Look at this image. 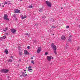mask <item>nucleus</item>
<instances>
[{"label":"nucleus","mask_w":80,"mask_h":80,"mask_svg":"<svg viewBox=\"0 0 80 80\" xmlns=\"http://www.w3.org/2000/svg\"><path fill=\"white\" fill-rule=\"evenodd\" d=\"M51 47L54 50V53H55V55H57V47H56V46L55 45L54 43H52V44Z\"/></svg>","instance_id":"1"},{"label":"nucleus","mask_w":80,"mask_h":80,"mask_svg":"<svg viewBox=\"0 0 80 80\" xmlns=\"http://www.w3.org/2000/svg\"><path fill=\"white\" fill-rule=\"evenodd\" d=\"M8 70L7 69H3L1 70V72H2V73H7L8 72Z\"/></svg>","instance_id":"2"},{"label":"nucleus","mask_w":80,"mask_h":80,"mask_svg":"<svg viewBox=\"0 0 80 80\" xmlns=\"http://www.w3.org/2000/svg\"><path fill=\"white\" fill-rule=\"evenodd\" d=\"M46 3L49 7H52V3L48 1H46Z\"/></svg>","instance_id":"3"},{"label":"nucleus","mask_w":80,"mask_h":80,"mask_svg":"<svg viewBox=\"0 0 80 80\" xmlns=\"http://www.w3.org/2000/svg\"><path fill=\"white\" fill-rule=\"evenodd\" d=\"M4 19L6 20H9V19L8 18V15L7 14H5L4 15Z\"/></svg>","instance_id":"4"},{"label":"nucleus","mask_w":80,"mask_h":80,"mask_svg":"<svg viewBox=\"0 0 80 80\" xmlns=\"http://www.w3.org/2000/svg\"><path fill=\"white\" fill-rule=\"evenodd\" d=\"M52 59H53V57L51 56H48L47 57V59L48 61H51L52 60Z\"/></svg>","instance_id":"5"},{"label":"nucleus","mask_w":80,"mask_h":80,"mask_svg":"<svg viewBox=\"0 0 80 80\" xmlns=\"http://www.w3.org/2000/svg\"><path fill=\"white\" fill-rule=\"evenodd\" d=\"M20 11L18 10V9H15L14 10V13H20Z\"/></svg>","instance_id":"6"},{"label":"nucleus","mask_w":80,"mask_h":80,"mask_svg":"<svg viewBox=\"0 0 80 80\" xmlns=\"http://www.w3.org/2000/svg\"><path fill=\"white\" fill-rule=\"evenodd\" d=\"M11 32L12 33H15L17 32L16 30L13 29H12L11 30Z\"/></svg>","instance_id":"7"},{"label":"nucleus","mask_w":80,"mask_h":80,"mask_svg":"<svg viewBox=\"0 0 80 80\" xmlns=\"http://www.w3.org/2000/svg\"><path fill=\"white\" fill-rule=\"evenodd\" d=\"M41 51V47H38L37 50V53H40Z\"/></svg>","instance_id":"8"},{"label":"nucleus","mask_w":80,"mask_h":80,"mask_svg":"<svg viewBox=\"0 0 80 80\" xmlns=\"http://www.w3.org/2000/svg\"><path fill=\"white\" fill-rule=\"evenodd\" d=\"M24 54L25 55H27L28 54V51H27V50H24Z\"/></svg>","instance_id":"9"},{"label":"nucleus","mask_w":80,"mask_h":80,"mask_svg":"<svg viewBox=\"0 0 80 80\" xmlns=\"http://www.w3.org/2000/svg\"><path fill=\"white\" fill-rule=\"evenodd\" d=\"M2 30H3V31L4 32H7V30H8V27H6L5 28V30H4V28H3Z\"/></svg>","instance_id":"10"},{"label":"nucleus","mask_w":80,"mask_h":80,"mask_svg":"<svg viewBox=\"0 0 80 80\" xmlns=\"http://www.w3.org/2000/svg\"><path fill=\"white\" fill-rule=\"evenodd\" d=\"M4 52L6 54H8V51L7 49H6Z\"/></svg>","instance_id":"11"},{"label":"nucleus","mask_w":80,"mask_h":80,"mask_svg":"<svg viewBox=\"0 0 80 80\" xmlns=\"http://www.w3.org/2000/svg\"><path fill=\"white\" fill-rule=\"evenodd\" d=\"M61 39L62 40H65V38L63 36H62L61 37Z\"/></svg>","instance_id":"12"},{"label":"nucleus","mask_w":80,"mask_h":80,"mask_svg":"<svg viewBox=\"0 0 80 80\" xmlns=\"http://www.w3.org/2000/svg\"><path fill=\"white\" fill-rule=\"evenodd\" d=\"M22 74L23 77H25V73H24V72H22Z\"/></svg>","instance_id":"13"},{"label":"nucleus","mask_w":80,"mask_h":80,"mask_svg":"<svg viewBox=\"0 0 80 80\" xmlns=\"http://www.w3.org/2000/svg\"><path fill=\"white\" fill-rule=\"evenodd\" d=\"M12 62V60L11 59H10L8 60V62Z\"/></svg>","instance_id":"14"},{"label":"nucleus","mask_w":80,"mask_h":80,"mask_svg":"<svg viewBox=\"0 0 80 80\" xmlns=\"http://www.w3.org/2000/svg\"><path fill=\"white\" fill-rule=\"evenodd\" d=\"M24 35H26V36H29V34L27 33H25Z\"/></svg>","instance_id":"15"},{"label":"nucleus","mask_w":80,"mask_h":80,"mask_svg":"<svg viewBox=\"0 0 80 80\" xmlns=\"http://www.w3.org/2000/svg\"><path fill=\"white\" fill-rule=\"evenodd\" d=\"M45 18H46V17H45V16H43L42 17V20H45Z\"/></svg>","instance_id":"16"},{"label":"nucleus","mask_w":80,"mask_h":80,"mask_svg":"<svg viewBox=\"0 0 80 80\" xmlns=\"http://www.w3.org/2000/svg\"><path fill=\"white\" fill-rule=\"evenodd\" d=\"M19 54L21 56V55H22L23 54L22 53V52H20V51H19Z\"/></svg>","instance_id":"17"},{"label":"nucleus","mask_w":80,"mask_h":80,"mask_svg":"<svg viewBox=\"0 0 80 80\" xmlns=\"http://www.w3.org/2000/svg\"><path fill=\"white\" fill-rule=\"evenodd\" d=\"M28 70L29 72H31L32 71V69L28 68ZM31 70H32V71Z\"/></svg>","instance_id":"18"},{"label":"nucleus","mask_w":80,"mask_h":80,"mask_svg":"<svg viewBox=\"0 0 80 80\" xmlns=\"http://www.w3.org/2000/svg\"><path fill=\"white\" fill-rule=\"evenodd\" d=\"M6 38V36H4L2 38V39H5Z\"/></svg>","instance_id":"19"},{"label":"nucleus","mask_w":80,"mask_h":80,"mask_svg":"<svg viewBox=\"0 0 80 80\" xmlns=\"http://www.w3.org/2000/svg\"><path fill=\"white\" fill-rule=\"evenodd\" d=\"M22 19H24V18H26V16H22Z\"/></svg>","instance_id":"20"},{"label":"nucleus","mask_w":80,"mask_h":80,"mask_svg":"<svg viewBox=\"0 0 80 80\" xmlns=\"http://www.w3.org/2000/svg\"><path fill=\"white\" fill-rule=\"evenodd\" d=\"M55 28L56 27H55V26H52V27L51 28Z\"/></svg>","instance_id":"21"},{"label":"nucleus","mask_w":80,"mask_h":80,"mask_svg":"<svg viewBox=\"0 0 80 80\" xmlns=\"http://www.w3.org/2000/svg\"><path fill=\"white\" fill-rule=\"evenodd\" d=\"M34 43H37V40H34Z\"/></svg>","instance_id":"22"},{"label":"nucleus","mask_w":80,"mask_h":80,"mask_svg":"<svg viewBox=\"0 0 80 80\" xmlns=\"http://www.w3.org/2000/svg\"><path fill=\"white\" fill-rule=\"evenodd\" d=\"M31 62L32 63H33V65H34V64H35V63H34V61L32 60L31 61Z\"/></svg>","instance_id":"23"},{"label":"nucleus","mask_w":80,"mask_h":80,"mask_svg":"<svg viewBox=\"0 0 80 80\" xmlns=\"http://www.w3.org/2000/svg\"><path fill=\"white\" fill-rule=\"evenodd\" d=\"M72 40H71V39H69L68 40V42H72Z\"/></svg>","instance_id":"24"},{"label":"nucleus","mask_w":80,"mask_h":80,"mask_svg":"<svg viewBox=\"0 0 80 80\" xmlns=\"http://www.w3.org/2000/svg\"><path fill=\"white\" fill-rule=\"evenodd\" d=\"M29 8H32L33 7V6L31 5V6H29Z\"/></svg>","instance_id":"25"},{"label":"nucleus","mask_w":80,"mask_h":80,"mask_svg":"<svg viewBox=\"0 0 80 80\" xmlns=\"http://www.w3.org/2000/svg\"><path fill=\"white\" fill-rule=\"evenodd\" d=\"M51 20L52 22H53L54 21V19L53 18H51Z\"/></svg>","instance_id":"26"},{"label":"nucleus","mask_w":80,"mask_h":80,"mask_svg":"<svg viewBox=\"0 0 80 80\" xmlns=\"http://www.w3.org/2000/svg\"><path fill=\"white\" fill-rule=\"evenodd\" d=\"M70 28V27H69V26H66V28Z\"/></svg>","instance_id":"27"},{"label":"nucleus","mask_w":80,"mask_h":80,"mask_svg":"<svg viewBox=\"0 0 80 80\" xmlns=\"http://www.w3.org/2000/svg\"><path fill=\"white\" fill-rule=\"evenodd\" d=\"M13 17H14V18H15L16 17V15H15V14H14L13 16Z\"/></svg>","instance_id":"28"},{"label":"nucleus","mask_w":80,"mask_h":80,"mask_svg":"<svg viewBox=\"0 0 80 80\" xmlns=\"http://www.w3.org/2000/svg\"><path fill=\"white\" fill-rule=\"evenodd\" d=\"M5 4H7V2H5V3L4 4V5H5Z\"/></svg>","instance_id":"29"},{"label":"nucleus","mask_w":80,"mask_h":80,"mask_svg":"<svg viewBox=\"0 0 80 80\" xmlns=\"http://www.w3.org/2000/svg\"><path fill=\"white\" fill-rule=\"evenodd\" d=\"M30 47V46H28L27 48H28V49H29Z\"/></svg>","instance_id":"30"},{"label":"nucleus","mask_w":80,"mask_h":80,"mask_svg":"<svg viewBox=\"0 0 80 80\" xmlns=\"http://www.w3.org/2000/svg\"><path fill=\"white\" fill-rule=\"evenodd\" d=\"M48 54V53H47V52H45V55H47Z\"/></svg>","instance_id":"31"},{"label":"nucleus","mask_w":80,"mask_h":80,"mask_svg":"<svg viewBox=\"0 0 80 80\" xmlns=\"http://www.w3.org/2000/svg\"><path fill=\"white\" fill-rule=\"evenodd\" d=\"M32 67L31 66H29L28 68H31Z\"/></svg>","instance_id":"32"},{"label":"nucleus","mask_w":80,"mask_h":80,"mask_svg":"<svg viewBox=\"0 0 80 80\" xmlns=\"http://www.w3.org/2000/svg\"><path fill=\"white\" fill-rule=\"evenodd\" d=\"M39 12H42V10H39Z\"/></svg>","instance_id":"33"},{"label":"nucleus","mask_w":80,"mask_h":80,"mask_svg":"<svg viewBox=\"0 0 80 80\" xmlns=\"http://www.w3.org/2000/svg\"><path fill=\"white\" fill-rule=\"evenodd\" d=\"M79 49H80V47H78V48L77 50L78 51Z\"/></svg>","instance_id":"34"},{"label":"nucleus","mask_w":80,"mask_h":80,"mask_svg":"<svg viewBox=\"0 0 80 80\" xmlns=\"http://www.w3.org/2000/svg\"><path fill=\"white\" fill-rule=\"evenodd\" d=\"M22 76H23V75H22H22H20V77H22Z\"/></svg>","instance_id":"35"},{"label":"nucleus","mask_w":80,"mask_h":80,"mask_svg":"<svg viewBox=\"0 0 80 80\" xmlns=\"http://www.w3.org/2000/svg\"><path fill=\"white\" fill-rule=\"evenodd\" d=\"M11 58H13V56H11Z\"/></svg>","instance_id":"36"},{"label":"nucleus","mask_w":80,"mask_h":80,"mask_svg":"<svg viewBox=\"0 0 80 80\" xmlns=\"http://www.w3.org/2000/svg\"><path fill=\"white\" fill-rule=\"evenodd\" d=\"M26 76H27V74H25V77H26Z\"/></svg>","instance_id":"37"},{"label":"nucleus","mask_w":80,"mask_h":80,"mask_svg":"<svg viewBox=\"0 0 80 80\" xmlns=\"http://www.w3.org/2000/svg\"><path fill=\"white\" fill-rule=\"evenodd\" d=\"M0 6H2V4H1V3H0Z\"/></svg>","instance_id":"38"},{"label":"nucleus","mask_w":80,"mask_h":80,"mask_svg":"<svg viewBox=\"0 0 80 80\" xmlns=\"http://www.w3.org/2000/svg\"><path fill=\"white\" fill-rule=\"evenodd\" d=\"M6 35H8V33H6Z\"/></svg>","instance_id":"39"},{"label":"nucleus","mask_w":80,"mask_h":80,"mask_svg":"<svg viewBox=\"0 0 80 80\" xmlns=\"http://www.w3.org/2000/svg\"><path fill=\"white\" fill-rule=\"evenodd\" d=\"M15 20H17V18H16L15 19Z\"/></svg>","instance_id":"40"},{"label":"nucleus","mask_w":80,"mask_h":80,"mask_svg":"<svg viewBox=\"0 0 80 80\" xmlns=\"http://www.w3.org/2000/svg\"><path fill=\"white\" fill-rule=\"evenodd\" d=\"M31 58L32 59V60H33V58Z\"/></svg>","instance_id":"41"},{"label":"nucleus","mask_w":80,"mask_h":80,"mask_svg":"<svg viewBox=\"0 0 80 80\" xmlns=\"http://www.w3.org/2000/svg\"><path fill=\"white\" fill-rule=\"evenodd\" d=\"M24 71H26V72H27V70H24Z\"/></svg>","instance_id":"42"},{"label":"nucleus","mask_w":80,"mask_h":80,"mask_svg":"<svg viewBox=\"0 0 80 80\" xmlns=\"http://www.w3.org/2000/svg\"><path fill=\"white\" fill-rule=\"evenodd\" d=\"M61 9H63V8H61Z\"/></svg>","instance_id":"43"},{"label":"nucleus","mask_w":80,"mask_h":80,"mask_svg":"<svg viewBox=\"0 0 80 80\" xmlns=\"http://www.w3.org/2000/svg\"><path fill=\"white\" fill-rule=\"evenodd\" d=\"M2 7H4V5H2Z\"/></svg>","instance_id":"44"},{"label":"nucleus","mask_w":80,"mask_h":80,"mask_svg":"<svg viewBox=\"0 0 80 80\" xmlns=\"http://www.w3.org/2000/svg\"><path fill=\"white\" fill-rule=\"evenodd\" d=\"M72 37L71 36H70V37Z\"/></svg>","instance_id":"45"},{"label":"nucleus","mask_w":80,"mask_h":80,"mask_svg":"<svg viewBox=\"0 0 80 80\" xmlns=\"http://www.w3.org/2000/svg\"><path fill=\"white\" fill-rule=\"evenodd\" d=\"M20 1H22V0H19Z\"/></svg>","instance_id":"46"},{"label":"nucleus","mask_w":80,"mask_h":80,"mask_svg":"<svg viewBox=\"0 0 80 80\" xmlns=\"http://www.w3.org/2000/svg\"><path fill=\"white\" fill-rule=\"evenodd\" d=\"M8 5H9L10 4H9V3H8Z\"/></svg>","instance_id":"47"},{"label":"nucleus","mask_w":80,"mask_h":80,"mask_svg":"<svg viewBox=\"0 0 80 80\" xmlns=\"http://www.w3.org/2000/svg\"><path fill=\"white\" fill-rule=\"evenodd\" d=\"M68 43H67V44H66V45H67V44H68Z\"/></svg>","instance_id":"48"},{"label":"nucleus","mask_w":80,"mask_h":80,"mask_svg":"<svg viewBox=\"0 0 80 80\" xmlns=\"http://www.w3.org/2000/svg\"><path fill=\"white\" fill-rule=\"evenodd\" d=\"M8 2H9V1H8Z\"/></svg>","instance_id":"49"},{"label":"nucleus","mask_w":80,"mask_h":80,"mask_svg":"<svg viewBox=\"0 0 80 80\" xmlns=\"http://www.w3.org/2000/svg\"><path fill=\"white\" fill-rule=\"evenodd\" d=\"M20 60H20H20H19V61H20Z\"/></svg>","instance_id":"50"},{"label":"nucleus","mask_w":80,"mask_h":80,"mask_svg":"<svg viewBox=\"0 0 80 80\" xmlns=\"http://www.w3.org/2000/svg\"><path fill=\"white\" fill-rule=\"evenodd\" d=\"M26 73V72H25V73Z\"/></svg>","instance_id":"51"},{"label":"nucleus","mask_w":80,"mask_h":80,"mask_svg":"<svg viewBox=\"0 0 80 80\" xmlns=\"http://www.w3.org/2000/svg\"><path fill=\"white\" fill-rule=\"evenodd\" d=\"M26 68H27V67Z\"/></svg>","instance_id":"52"}]
</instances>
